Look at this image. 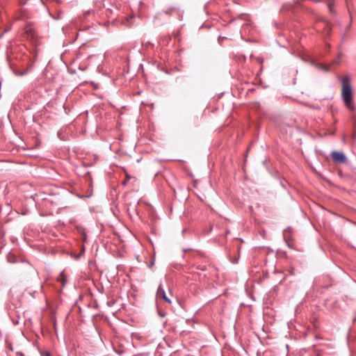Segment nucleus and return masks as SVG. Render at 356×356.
Wrapping results in <instances>:
<instances>
[{
    "label": "nucleus",
    "instance_id": "nucleus-3",
    "mask_svg": "<svg viewBox=\"0 0 356 356\" xmlns=\"http://www.w3.org/2000/svg\"><path fill=\"white\" fill-rule=\"evenodd\" d=\"M156 296L159 298H162L168 303H171V300L166 296L165 292L163 288L162 287L161 284H160L158 287Z\"/></svg>",
    "mask_w": 356,
    "mask_h": 356
},
{
    "label": "nucleus",
    "instance_id": "nucleus-9",
    "mask_svg": "<svg viewBox=\"0 0 356 356\" xmlns=\"http://www.w3.org/2000/svg\"><path fill=\"white\" fill-rule=\"evenodd\" d=\"M327 6L330 10V12L332 13L333 12V10H332L333 2L329 1V3H327Z\"/></svg>",
    "mask_w": 356,
    "mask_h": 356
},
{
    "label": "nucleus",
    "instance_id": "nucleus-11",
    "mask_svg": "<svg viewBox=\"0 0 356 356\" xmlns=\"http://www.w3.org/2000/svg\"><path fill=\"white\" fill-rule=\"evenodd\" d=\"M322 69H323L324 71H325V72H327V71H328V70H330V69H329V67H322Z\"/></svg>",
    "mask_w": 356,
    "mask_h": 356
},
{
    "label": "nucleus",
    "instance_id": "nucleus-7",
    "mask_svg": "<svg viewBox=\"0 0 356 356\" xmlns=\"http://www.w3.org/2000/svg\"><path fill=\"white\" fill-rule=\"evenodd\" d=\"M323 23L325 26V31L326 32V34H329L331 30L330 25L327 22H324Z\"/></svg>",
    "mask_w": 356,
    "mask_h": 356
},
{
    "label": "nucleus",
    "instance_id": "nucleus-2",
    "mask_svg": "<svg viewBox=\"0 0 356 356\" xmlns=\"http://www.w3.org/2000/svg\"><path fill=\"white\" fill-rule=\"evenodd\" d=\"M331 157L333 161L339 163H343L346 161V155L341 152L334 151L331 153Z\"/></svg>",
    "mask_w": 356,
    "mask_h": 356
},
{
    "label": "nucleus",
    "instance_id": "nucleus-10",
    "mask_svg": "<svg viewBox=\"0 0 356 356\" xmlns=\"http://www.w3.org/2000/svg\"><path fill=\"white\" fill-rule=\"evenodd\" d=\"M42 356H51L49 352L48 351H44L41 353Z\"/></svg>",
    "mask_w": 356,
    "mask_h": 356
},
{
    "label": "nucleus",
    "instance_id": "nucleus-4",
    "mask_svg": "<svg viewBox=\"0 0 356 356\" xmlns=\"http://www.w3.org/2000/svg\"><path fill=\"white\" fill-rule=\"evenodd\" d=\"M76 232L80 235L79 240L82 241L83 242L86 240V235L84 229L82 227H76Z\"/></svg>",
    "mask_w": 356,
    "mask_h": 356
},
{
    "label": "nucleus",
    "instance_id": "nucleus-6",
    "mask_svg": "<svg viewBox=\"0 0 356 356\" xmlns=\"http://www.w3.org/2000/svg\"><path fill=\"white\" fill-rule=\"evenodd\" d=\"M84 251H85V248L83 245H81L80 252L78 254H74V253H70V255L72 257H74L76 259H77L82 255V254L84 252Z\"/></svg>",
    "mask_w": 356,
    "mask_h": 356
},
{
    "label": "nucleus",
    "instance_id": "nucleus-8",
    "mask_svg": "<svg viewBox=\"0 0 356 356\" xmlns=\"http://www.w3.org/2000/svg\"><path fill=\"white\" fill-rule=\"evenodd\" d=\"M58 136L61 140H65V135H63V132H62V131H59L58 132Z\"/></svg>",
    "mask_w": 356,
    "mask_h": 356
},
{
    "label": "nucleus",
    "instance_id": "nucleus-12",
    "mask_svg": "<svg viewBox=\"0 0 356 356\" xmlns=\"http://www.w3.org/2000/svg\"><path fill=\"white\" fill-rule=\"evenodd\" d=\"M63 56H64V54H62V55H61V58H62V59H63Z\"/></svg>",
    "mask_w": 356,
    "mask_h": 356
},
{
    "label": "nucleus",
    "instance_id": "nucleus-1",
    "mask_svg": "<svg viewBox=\"0 0 356 356\" xmlns=\"http://www.w3.org/2000/svg\"><path fill=\"white\" fill-rule=\"evenodd\" d=\"M341 97L343 101L349 110H353L355 105L353 99V88L350 79L346 76L341 78Z\"/></svg>",
    "mask_w": 356,
    "mask_h": 356
},
{
    "label": "nucleus",
    "instance_id": "nucleus-5",
    "mask_svg": "<svg viewBox=\"0 0 356 356\" xmlns=\"http://www.w3.org/2000/svg\"><path fill=\"white\" fill-rule=\"evenodd\" d=\"M58 280L59 282H60L61 284H62V286H64L65 285V283L67 280V278H66V275H65V271L63 270L60 274V277L58 278Z\"/></svg>",
    "mask_w": 356,
    "mask_h": 356
}]
</instances>
